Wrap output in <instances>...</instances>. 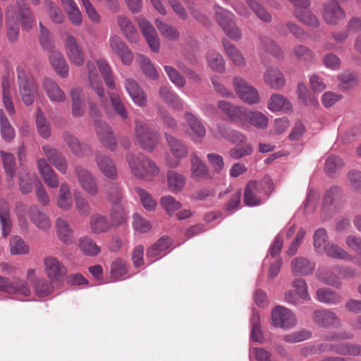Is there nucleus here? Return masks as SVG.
I'll use <instances>...</instances> for the list:
<instances>
[{
	"mask_svg": "<svg viewBox=\"0 0 361 361\" xmlns=\"http://www.w3.org/2000/svg\"><path fill=\"white\" fill-rule=\"evenodd\" d=\"M125 88L135 105L140 107L147 106V96L136 81L131 78L126 79Z\"/></svg>",
	"mask_w": 361,
	"mask_h": 361,
	"instance_id": "obj_20",
	"label": "nucleus"
},
{
	"mask_svg": "<svg viewBox=\"0 0 361 361\" xmlns=\"http://www.w3.org/2000/svg\"><path fill=\"white\" fill-rule=\"evenodd\" d=\"M215 19L225 34L233 40L241 39L242 33L235 25L236 18L230 11L224 8L218 4L214 6Z\"/></svg>",
	"mask_w": 361,
	"mask_h": 361,
	"instance_id": "obj_7",
	"label": "nucleus"
},
{
	"mask_svg": "<svg viewBox=\"0 0 361 361\" xmlns=\"http://www.w3.org/2000/svg\"><path fill=\"white\" fill-rule=\"evenodd\" d=\"M348 185L356 192L361 193V171L351 170L347 174Z\"/></svg>",
	"mask_w": 361,
	"mask_h": 361,
	"instance_id": "obj_64",
	"label": "nucleus"
},
{
	"mask_svg": "<svg viewBox=\"0 0 361 361\" xmlns=\"http://www.w3.org/2000/svg\"><path fill=\"white\" fill-rule=\"evenodd\" d=\"M56 233L59 240L65 244L73 242L74 231L64 219L59 217L56 221Z\"/></svg>",
	"mask_w": 361,
	"mask_h": 361,
	"instance_id": "obj_34",
	"label": "nucleus"
},
{
	"mask_svg": "<svg viewBox=\"0 0 361 361\" xmlns=\"http://www.w3.org/2000/svg\"><path fill=\"white\" fill-rule=\"evenodd\" d=\"M242 121H246L259 129H264L268 126L269 118L261 111L244 109Z\"/></svg>",
	"mask_w": 361,
	"mask_h": 361,
	"instance_id": "obj_30",
	"label": "nucleus"
},
{
	"mask_svg": "<svg viewBox=\"0 0 361 361\" xmlns=\"http://www.w3.org/2000/svg\"><path fill=\"white\" fill-rule=\"evenodd\" d=\"M1 134L4 140L11 142L16 135L15 130L5 115L3 109H0Z\"/></svg>",
	"mask_w": 361,
	"mask_h": 361,
	"instance_id": "obj_51",
	"label": "nucleus"
},
{
	"mask_svg": "<svg viewBox=\"0 0 361 361\" xmlns=\"http://www.w3.org/2000/svg\"><path fill=\"white\" fill-rule=\"evenodd\" d=\"M95 127L98 138L104 147L111 151L116 150L117 140L111 127L106 122L102 121H96Z\"/></svg>",
	"mask_w": 361,
	"mask_h": 361,
	"instance_id": "obj_17",
	"label": "nucleus"
},
{
	"mask_svg": "<svg viewBox=\"0 0 361 361\" xmlns=\"http://www.w3.org/2000/svg\"><path fill=\"white\" fill-rule=\"evenodd\" d=\"M190 176L195 180L206 179L209 177V171L206 164L195 153L191 154Z\"/></svg>",
	"mask_w": 361,
	"mask_h": 361,
	"instance_id": "obj_27",
	"label": "nucleus"
},
{
	"mask_svg": "<svg viewBox=\"0 0 361 361\" xmlns=\"http://www.w3.org/2000/svg\"><path fill=\"white\" fill-rule=\"evenodd\" d=\"M17 76L19 93L22 101L26 106H30L33 104L37 94V85L28 69L25 67L17 68Z\"/></svg>",
	"mask_w": 361,
	"mask_h": 361,
	"instance_id": "obj_6",
	"label": "nucleus"
},
{
	"mask_svg": "<svg viewBox=\"0 0 361 361\" xmlns=\"http://www.w3.org/2000/svg\"><path fill=\"white\" fill-rule=\"evenodd\" d=\"M164 137L173 157L166 158V165L170 168H177L180 166L181 159L188 155V148L182 140L167 133H164Z\"/></svg>",
	"mask_w": 361,
	"mask_h": 361,
	"instance_id": "obj_8",
	"label": "nucleus"
},
{
	"mask_svg": "<svg viewBox=\"0 0 361 361\" xmlns=\"http://www.w3.org/2000/svg\"><path fill=\"white\" fill-rule=\"evenodd\" d=\"M167 186L172 192L176 193L183 190L186 183V177L174 170H171L166 174Z\"/></svg>",
	"mask_w": 361,
	"mask_h": 361,
	"instance_id": "obj_32",
	"label": "nucleus"
},
{
	"mask_svg": "<svg viewBox=\"0 0 361 361\" xmlns=\"http://www.w3.org/2000/svg\"><path fill=\"white\" fill-rule=\"evenodd\" d=\"M341 197V188L338 186L333 185L326 191L323 198L322 212L326 214V218L331 216L339 207Z\"/></svg>",
	"mask_w": 361,
	"mask_h": 361,
	"instance_id": "obj_14",
	"label": "nucleus"
},
{
	"mask_svg": "<svg viewBox=\"0 0 361 361\" xmlns=\"http://www.w3.org/2000/svg\"><path fill=\"white\" fill-rule=\"evenodd\" d=\"M44 154L49 162L62 174H66L68 171V164L66 158L62 153L56 148L49 145L42 147Z\"/></svg>",
	"mask_w": 361,
	"mask_h": 361,
	"instance_id": "obj_18",
	"label": "nucleus"
},
{
	"mask_svg": "<svg viewBox=\"0 0 361 361\" xmlns=\"http://www.w3.org/2000/svg\"><path fill=\"white\" fill-rule=\"evenodd\" d=\"M185 120L190 130L191 139L200 142L206 135V129L200 119L190 111L185 113Z\"/></svg>",
	"mask_w": 361,
	"mask_h": 361,
	"instance_id": "obj_19",
	"label": "nucleus"
},
{
	"mask_svg": "<svg viewBox=\"0 0 361 361\" xmlns=\"http://www.w3.org/2000/svg\"><path fill=\"white\" fill-rule=\"evenodd\" d=\"M97 67L104 78L105 83L110 89H115L116 85L112 75V70L106 59H99L96 62L88 61L87 69L88 73L89 82L91 87L96 92L103 102L102 98L104 97V90L102 85V81L97 70Z\"/></svg>",
	"mask_w": 361,
	"mask_h": 361,
	"instance_id": "obj_2",
	"label": "nucleus"
},
{
	"mask_svg": "<svg viewBox=\"0 0 361 361\" xmlns=\"http://www.w3.org/2000/svg\"><path fill=\"white\" fill-rule=\"evenodd\" d=\"M29 216L32 223L39 229L48 231L51 226V221L47 214L42 212L37 205L29 208Z\"/></svg>",
	"mask_w": 361,
	"mask_h": 361,
	"instance_id": "obj_25",
	"label": "nucleus"
},
{
	"mask_svg": "<svg viewBox=\"0 0 361 361\" xmlns=\"http://www.w3.org/2000/svg\"><path fill=\"white\" fill-rule=\"evenodd\" d=\"M264 80L269 87L279 90L286 85L283 73L277 68L269 67L264 73Z\"/></svg>",
	"mask_w": 361,
	"mask_h": 361,
	"instance_id": "obj_24",
	"label": "nucleus"
},
{
	"mask_svg": "<svg viewBox=\"0 0 361 361\" xmlns=\"http://www.w3.org/2000/svg\"><path fill=\"white\" fill-rule=\"evenodd\" d=\"M128 268L126 262L121 259H115L111 265L110 276L114 281L126 279Z\"/></svg>",
	"mask_w": 361,
	"mask_h": 361,
	"instance_id": "obj_47",
	"label": "nucleus"
},
{
	"mask_svg": "<svg viewBox=\"0 0 361 361\" xmlns=\"http://www.w3.org/2000/svg\"><path fill=\"white\" fill-rule=\"evenodd\" d=\"M109 201L114 205H119L123 199V191L117 183H111L106 192Z\"/></svg>",
	"mask_w": 361,
	"mask_h": 361,
	"instance_id": "obj_62",
	"label": "nucleus"
},
{
	"mask_svg": "<svg viewBox=\"0 0 361 361\" xmlns=\"http://www.w3.org/2000/svg\"><path fill=\"white\" fill-rule=\"evenodd\" d=\"M10 251L12 255H25L30 251L23 240L19 236H14L10 240Z\"/></svg>",
	"mask_w": 361,
	"mask_h": 361,
	"instance_id": "obj_60",
	"label": "nucleus"
},
{
	"mask_svg": "<svg viewBox=\"0 0 361 361\" xmlns=\"http://www.w3.org/2000/svg\"><path fill=\"white\" fill-rule=\"evenodd\" d=\"M63 5L64 9L66 11L69 20L75 26L82 24V16L74 0H61Z\"/></svg>",
	"mask_w": 361,
	"mask_h": 361,
	"instance_id": "obj_39",
	"label": "nucleus"
},
{
	"mask_svg": "<svg viewBox=\"0 0 361 361\" xmlns=\"http://www.w3.org/2000/svg\"><path fill=\"white\" fill-rule=\"evenodd\" d=\"M0 223L2 235L8 236L11 231L12 221L10 217L8 204L4 200H0Z\"/></svg>",
	"mask_w": 361,
	"mask_h": 361,
	"instance_id": "obj_37",
	"label": "nucleus"
},
{
	"mask_svg": "<svg viewBox=\"0 0 361 361\" xmlns=\"http://www.w3.org/2000/svg\"><path fill=\"white\" fill-rule=\"evenodd\" d=\"M53 281H48L43 278H37L33 283L35 293L39 298L47 297L54 291Z\"/></svg>",
	"mask_w": 361,
	"mask_h": 361,
	"instance_id": "obj_46",
	"label": "nucleus"
},
{
	"mask_svg": "<svg viewBox=\"0 0 361 361\" xmlns=\"http://www.w3.org/2000/svg\"><path fill=\"white\" fill-rule=\"evenodd\" d=\"M154 24L160 34L166 39L171 41H177L180 38L179 31L171 25L164 22L159 18H156Z\"/></svg>",
	"mask_w": 361,
	"mask_h": 361,
	"instance_id": "obj_42",
	"label": "nucleus"
},
{
	"mask_svg": "<svg viewBox=\"0 0 361 361\" xmlns=\"http://www.w3.org/2000/svg\"><path fill=\"white\" fill-rule=\"evenodd\" d=\"M233 85L238 97L246 104L253 105L260 102L261 97L258 90L243 78L235 77Z\"/></svg>",
	"mask_w": 361,
	"mask_h": 361,
	"instance_id": "obj_9",
	"label": "nucleus"
},
{
	"mask_svg": "<svg viewBox=\"0 0 361 361\" xmlns=\"http://www.w3.org/2000/svg\"><path fill=\"white\" fill-rule=\"evenodd\" d=\"M78 247L85 255L94 257L101 252V248L90 236H82L78 239Z\"/></svg>",
	"mask_w": 361,
	"mask_h": 361,
	"instance_id": "obj_38",
	"label": "nucleus"
},
{
	"mask_svg": "<svg viewBox=\"0 0 361 361\" xmlns=\"http://www.w3.org/2000/svg\"><path fill=\"white\" fill-rule=\"evenodd\" d=\"M273 183L269 176H264L260 181L250 180L244 191V202L247 206L261 204L272 192Z\"/></svg>",
	"mask_w": 361,
	"mask_h": 361,
	"instance_id": "obj_4",
	"label": "nucleus"
},
{
	"mask_svg": "<svg viewBox=\"0 0 361 361\" xmlns=\"http://www.w3.org/2000/svg\"><path fill=\"white\" fill-rule=\"evenodd\" d=\"M36 126L38 133L43 138L47 139L51 135V126L47 121L43 111L40 109L37 110L36 114Z\"/></svg>",
	"mask_w": 361,
	"mask_h": 361,
	"instance_id": "obj_53",
	"label": "nucleus"
},
{
	"mask_svg": "<svg viewBox=\"0 0 361 361\" xmlns=\"http://www.w3.org/2000/svg\"><path fill=\"white\" fill-rule=\"evenodd\" d=\"M44 270L47 278L51 281H61L66 274L65 265L54 256H46L42 260Z\"/></svg>",
	"mask_w": 361,
	"mask_h": 361,
	"instance_id": "obj_13",
	"label": "nucleus"
},
{
	"mask_svg": "<svg viewBox=\"0 0 361 361\" xmlns=\"http://www.w3.org/2000/svg\"><path fill=\"white\" fill-rule=\"evenodd\" d=\"M95 161L101 173L106 178L115 180L118 176V172L114 161L107 155L97 153Z\"/></svg>",
	"mask_w": 361,
	"mask_h": 361,
	"instance_id": "obj_22",
	"label": "nucleus"
},
{
	"mask_svg": "<svg viewBox=\"0 0 361 361\" xmlns=\"http://www.w3.org/2000/svg\"><path fill=\"white\" fill-rule=\"evenodd\" d=\"M135 192L140 199L142 205L148 211H154L157 207V202L152 198L151 195L144 189L137 187Z\"/></svg>",
	"mask_w": 361,
	"mask_h": 361,
	"instance_id": "obj_57",
	"label": "nucleus"
},
{
	"mask_svg": "<svg viewBox=\"0 0 361 361\" xmlns=\"http://www.w3.org/2000/svg\"><path fill=\"white\" fill-rule=\"evenodd\" d=\"M109 99L116 114L123 119H127L128 111L120 96L116 93H109Z\"/></svg>",
	"mask_w": 361,
	"mask_h": 361,
	"instance_id": "obj_59",
	"label": "nucleus"
},
{
	"mask_svg": "<svg viewBox=\"0 0 361 361\" xmlns=\"http://www.w3.org/2000/svg\"><path fill=\"white\" fill-rule=\"evenodd\" d=\"M75 173L81 188L89 195L94 197L99 194V188L97 178L82 166L75 168Z\"/></svg>",
	"mask_w": 361,
	"mask_h": 361,
	"instance_id": "obj_10",
	"label": "nucleus"
},
{
	"mask_svg": "<svg viewBox=\"0 0 361 361\" xmlns=\"http://www.w3.org/2000/svg\"><path fill=\"white\" fill-rule=\"evenodd\" d=\"M329 244L328 241V235L326 231L324 228H318L314 233V250L319 254H322L324 250Z\"/></svg>",
	"mask_w": 361,
	"mask_h": 361,
	"instance_id": "obj_55",
	"label": "nucleus"
},
{
	"mask_svg": "<svg viewBox=\"0 0 361 361\" xmlns=\"http://www.w3.org/2000/svg\"><path fill=\"white\" fill-rule=\"evenodd\" d=\"M268 109L273 112L279 111L288 112L292 110V106L282 94H273L269 100Z\"/></svg>",
	"mask_w": 361,
	"mask_h": 361,
	"instance_id": "obj_36",
	"label": "nucleus"
},
{
	"mask_svg": "<svg viewBox=\"0 0 361 361\" xmlns=\"http://www.w3.org/2000/svg\"><path fill=\"white\" fill-rule=\"evenodd\" d=\"M312 320L321 328H337L341 325V320L336 314L326 309L313 312Z\"/></svg>",
	"mask_w": 361,
	"mask_h": 361,
	"instance_id": "obj_16",
	"label": "nucleus"
},
{
	"mask_svg": "<svg viewBox=\"0 0 361 361\" xmlns=\"http://www.w3.org/2000/svg\"><path fill=\"white\" fill-rule=\"evenodd\" d=\"M316 295L319 302L328 305H336L342 300V297L340 295L326 288L318 289Z\"/></svg>",
	"mask_w": 361,
	"mask_h": 361,
	"instance_id": "obj_44",
	"label": "nucleus"
},
{
	"mask_svg": "<svg viewBox=\"0 0 361 361\" xmlns=\"http://www.w3.org/2000/svg\"><path fill=\"white\" fill-rule=\"evenodd\" d=\"M290 266L293 274L307 275L312 273L314 269V264L302 257L293 259Z\"/></svg>",
	"mask_w": 361,
	"mask_h": 361,
	"instance_id": "obj_40",
	"label": "nucleus"
},
{
	"mask_svg": "<svg viewBox=\"0 0 361 361\" xmlns=\"http://www.w3.org/2000/svg\"><path fill=\"white\" fill-rule=\"evenodd\" d=\"M344 164L341 158L336 156H329L326 159L324 169L330 177H335L343 167Z\"/></svg>",
	"mask_w": 361,
	"mask_h": 361,
	"instance_id": "obj_45",
	"label": "nucleus"
},
{
	"mask_svg": "<svg viewBox=\"0 0 361 361\" xmlns=\"http://www.w3.org/2000/svg\"><path fill=\"white\" fill-rule=\"evenodd\" d=\"M345 17V13L336 1H331L324 6L323 18L329 24H336Z\"/></svg>",
	"mask_w": 361,
	"mask_h": 361,
	"instance_id": "obj_28",
	"label": "nucleus"
},
{
	"mask_svg": "<svg viewBox=\"0 0 361 361\" xmlns=\"http://www.w3.org/2000/svg\"><path fill=\"white\" fill-rule=\"evenodd\" d=\"M323 253L329 257L337 259L352 260L353 259L352 256L342 247L331 243L324 250Z\"/></svg>",
	"mask_w": 361,
	"mask_h": 361,
	"instance_id": "obj_52",
	"label": "nucleus"
},
{
	"mask_svg": "<svg viewBox=\"0 0 361 361\" xmlns=\"http://www.w3.org/2000/svg\"><path fill=\"white\" fill-rule=\"evenodd\" d=\"M126 161L132 174L138 179L149 180L160 173L157 164L143 154L129 152Z\"/></svg>",
	"mask_w": 361,
	"mask_h": 361,
	"instance_id": "obj_3",
	"label": "nucleus"
},
{
	"mask_svg": "<svg viewBox=\"0 0 361 361\" xmlns=\"http://www.w3.org/2000/svg\"><path fill=\"white\" fill-rule=\"evenodd\" d=\"M90 228L95 234H99L109 231L111 228V224L106 216L94 214L90 216Z\"/></svg>",
	"mask_w": 361,
	"mask_h": 361,
	"instance_id": "obj_33",
	"label": "nucleus"
},
{
	"mask_svg": "<svg viewBox=\"0 0 361 361\" xmlns=\"http://www.w3.org/2000/svg\"><path fill=\"white\" fill-rule=\"evenodd\" d=\"M218 108L228 118L233 121L243 120L244 109L236 106L228 102L220 100L217 103Z\"/></svg>",
	"mask_w": 361,
	"mask_h": 361,
	"instance_id": "obj_41",
	"label": "nucleus"
},
{
	"mask_svg": "<svg viewBox=\"0 0 361 361\" xmlns=\"http://www.w3.org/2000/svg\"><path fill=\"white\" fill-rule=\"evenodd\" d=\"M225 52L233 63L240 68L246 64L245 59L242 53L233 44L226 39L222 41Z\"/></svg>",
	"mask_w": 361,
	"mask_h": 361,
	"instance_id": "obj_35",
	"label": "nucleus"
},
{
	"mask_svg": "<svg viewBox=\"0 0 361 361\" xmlns=\"http://www.w3.org/2000/svg\"><path fill=\"white\" fill-rule=\"evenodd\" d=\"M171 246V240L170 238H161L148 249L147 256L148 257H157L163 252L169 249Z\"/></svg>",
	"mask_w": 361,
	"mask_h": 361,
	"instance_id": "obj_50",
	"label": "nucleus"
},
{
	"mask_svg": "<svg viewBox=\"0 0 361 361\" xmlns=\"http://www.w3.org/2000/svg\"><path fill=\"white\" fill-rule=\"evenodd\" d=\"M49 61L56 73L63 78L68 75V66L63 54L55 49L49 52Z\"/></svg>",
	"mask_w": 361,
	"mask_h": 361,
	"instance_id": "obj_29",
	"label": "nucleus"
},
{
	"mask_svg": "<svg viewBox=\"0 0 361 361\" xmlns=\"http://www.w3.org/2000/svg\"><path fill=\"white\" fill-rule=\"evenodd\" d=\"M160 204L169 215H172L181 207V204L171 195L162 197L160 200Z\"/></svg>",
	"mask_w": 361,
	"mask_h": 361,
	"instance_id": "obj_63",
	"label": "nucleus"
},
{
	"mask_svg": "<svg viewBox=\"0 0 361 361\" xmlns=\"http://www.w3.org/2000/svg\"><path fill=\"white\" fill-rule=\"evenodd\" d=\"M82 90L80 87L73 88L71 91L72 99V114L74 117H80L85 112V104L81 99Z\"/></svg>",
	"mask_w": 361,
	"mask_h": 361,
	"instance_id": "obj_43",
	"label": "nucleus"
},
{
	"mask_svg": "<svg viewBox=\"0 0 361 361\" xmlns=\"http://www.w3.org/2000/svg\"><path fill=\"white\" fill-rule=\"evenodd\" d=\"M139 62L144 73L152 79L157 80L159 73L152 61L143 55L139 56Z\"/></svg>",
	"mask_w": 361,
	"mask_h": 361,
	"instance_id": "obj_61",
	"label": "nucleus"
},
{
	"mask_svg": "<svg viewBox=\"0 0 361 361\" xmlns=\"http://www.w3.org/2000/svg\"><path fill=\"white\" fill-rule=\"evenodd\" d=\"M292 54L295 60L302 62H310L313 60V53L306 46L297 44L293 47Z\"/></svg>",
	"mask_w": 361,
	"mask_h": 361,
	"instance_id": "obj_56",
	"label": "nucleus"
},
{
	"mask_svg": "<svg viewBox=\"0 0 361 361\" xmlns=\"http://www.w3.org/2000/svg\"><path fill=\"white\" fill-rule=\"evenodd\" d=\"M271 323L275 327L288 329L296 325L297 319L291 310L277 305L272 310Z\"/></svg>",
	"mask_w": 361,
	"mask_h": 361,
	"instance_id": "obj_11",
	"label": "nucleus"
},
{
	"mask_svg": "<svg viewBox=\"0 0 361 361\" xmlns=\"http://www.w3.org/2000/svg\"><path fill=\"white\" fill-rule=\"evenodd\" d=\"M64 45L70 62L76 66H81L85 61L84 52L77 39L71 34H66Z\"/></svg>",
	"mask_w": 361,
	"mask_h": 361,
	"instance_id": "obj_15",
	"label": "nucleus"
},
{
	"mask_svg": "<svg viewBox=\"0 0 361 361\" xmlns=\"http://www.w3.org/2000/svg\"><path fill=\"white\" fill-rule=\"evenodd\" d=\"M42 85L51 102L61 103L66 101V94L52 79L49 78H44Z\"/></svg>",
	"mask_w": 361,
	"mask_h": 361,
	"instance_id": "obj_26",
	"label": "nucleus"
},
{
	"mask_svg": "<svg viewBox=\"0 0 361 361\" xmlns=\"http://www.w3.org/2000/svg\"><path fill=\"white\" fill-rule=\"evenodd\" d=\"M116 20L125 38L130 43H137L139 40V35L131 20L125 15H118Z\"/></svg>",
	"mask_w": 361,
	"mask_h": 361,
	"instance_id": "obj_21",
	"label": "nucleus"
},
{
	"mask_svg": "<svg viewBox=\"0 0 361 361\" xmlns=\"http://www.w3.org/2000/svg\"><path fill=\"white\" fill-rule=\"evenodd\" d=\"M206 60L212 71L218 73L224 71L225 61L219 53L215 51H209L206 55Z\"/></svg>",
	"mask_w": 361,
	"mask_h": 361,
	"instance_id": "obj_48",
	"label": "nucleus"
},
{
	"mask_svg": "<svg viewBox=\"0 0 361 361\" xmlns=\"http://www.w3.org/2000/svg\"><path fill=\"white\" fill-rule=\"evenodd\" d=\"M16 6L17 9L13 5L9 6L6 13L8 37L11 42L18 38L19 20L23 28L26 30H30L35 23L33 14L25 0H17Z\"/></svg>",
	"mask_w": 361,
	"mask_h": 361,
	"instance_id": "obj_1",
	"label": "nucleus"
},
{
	"mask_svg": "<svg viewBox=\"0 0 361 361\" xmlns=\"http://www.w3.org/2000/svg\"><path fill=\"white\" fill-rule=\"evenodd\" d=\"M134 135L137 143L148 152H153L159 142V135L140 119L135 120Z\"/></svg>",
	"mask_w": 361,
	"mask_h": 361,
	"instance_id": "obj_5",
	"label": "nucleus"
},
{
	"mask_svg": "<svg viewBox=\"0 0 361 361\" xmlns=\"http://www.w3.org/2000/svg\"><path fill=\"white\" fill-rule=\"evenodd\" d=\"M335 353L343 355L361 356V345L343 343L336 345Z\"/></svg>",
	"mask_w": 361,
	"mask_h": 361,
	"instance_id": "obj_54",
	"label": "nucleus"
},
{
	"mask_svg": "<svg viewBox=\"0 0 361 361\" xmlns=\"http://www.w3.org/2000/svg\"><path fill=\"white\" fill-rule=\"evenodd\" d=\"M57 206L63 211H69L73 204L71 187L67 183L60 185L56 200Z\"/></svg>",
	"mask_w": 361,
	"mask_h": 361,
	"instance_id": "obj_31",
	"label": "nucleus"
},
{
	"mask_svg": "<svg viewBox=\"0 0 361 361\" xmlns=\"http://www.w3.org/2000/svg\"><path fill=\"white\" fill-rule=\"evenodd\" d=\"M0 291L25 297L31 295V289L26 281L19 278L11 281L9 278L1 275H0Z\"/></svg>",
	"mask_w": 361,
	"mask_h": 361,
	"instance_id": "obj_12",
	"label": "nucleus"
},
{
	"mask_svg": "<svg viewBox=\"0 0 361 361\" xmlns=\"http://www.w3.org/2000/svg\"><path fill=\"white\" fill-rule=\"evenodd\" d=\"M37 167L39 173L48 187L54 189L59 186L57 174L44 159H38Z\"/></svg>",
	"mask_w": 361,
	"mask_h": 361,
	"instance_id": "obj_23",
	"label": "nucleus"
},
{
	"mask_svg": "<svg viewBox=\"0 0 361 361\" xmlns=\"http://www.w3.org/2000/svg\"><path fill=\"white\" fill-rule=\"evenodd\" d=\"M294 16L302 23L314 27L319 26L317 18L308 10L296 9Z\"/></svg>",
	"mask_w": 361,
	"mask_h": 361,
	"instance_id": "obj_58",
	"label": "nucleus"
},
{
	"mask_svg": "<svg viewBox=\"0 0 361 361\" xmlns=\"http://www.w3.org/2000/svg\"><path fill=\"white\" fill-rule=\"evenodd\" d=\"M219 135L230 142L240 145L245 143L246 137L242 133L238 131L227 129L222 125H218L217 126Z\"/></svg>",
	"mask_w": 361,
	"mask_h": 361,
	"instance_id": "obj_49",
	"label": "nucleus"
}]
</instances>
